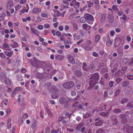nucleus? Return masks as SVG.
I'll return each mask as SVG.
<instances>
[{
  "label": "nucleus",
  "instance_id": "f257e3e1",
  "mask_svg": "<svg viewBox=\"0 0 133 133\" xmlns=\"http://www.w3.org/2000/svg\"><path fill=\"white\" fill-rule=\"evenodd\" d=\"M73 101L72 98L68 97L65 98L64 97H61L59 99V102L61 104H65L64 107L65 109H67L70 106V102Z\"/></svg>",
  "mask_w": 133,
  "mask_h": 133
},
{
  "label": "nucleus",
  "instance_id": "f03ea898",
  "mask_svg": "<svg viewBox=\"0 0 133 133\" xmlns=\"http://www.w3.org/2000/svg\"><path fill=\"white\" fill-rule=\"evenodd\" d=\"M99 76L98 73H96L92 75L90 78L89 83L91 85H94L98 82Z\"/></svg>",
  "mask_w": 133,
  "mask_h": 133
},
{
  "label": "nucleus",
  "instance_id": "7ed1b4c3",
  "mask_svg": "<svg viewBox=\"0 0 133 133\" xmlns=\"http://www.w3.org/2000/svg\"><path fill=\"white\" fill-rule=\"evenodd\" d=\"M69 5L75 9H78L79 6V3L76 0H72L70 3Z\"/></svg>",
  "mask_w": 133,
  "mask_h": 133
},
{
  "label": "nucleus",
  "instance_id": "20e7f679",
  "mask_svg": "<svg viewBox=\"0 0 133 133\" xmlns=\"http://www.w3.org/2000/svg\"><path fill=\"white\" fill-rule=\"evenodd\" d=\"M84 16H85V17L86 20L88 21H90V22H88V23L90 24H93L94 19L93 16L92 15L89 14H85Z\"/></svg>",
  "mask_w": 133,
  "mask_h": 133
},
{
  "label": "nucleus",
  "instance_id": "39448f33",
  "mask_svg": "<svg viewBox=\"0 0 133 133\" xmlns=\"http://www.w3.org/2000/svg\"><path fill=\"white\" fill-rule=\"evenodd\" d=\"M74 83L72 81L67 82L64 83L63 85V87L65 89H70L74 86Z\"/></svg>",
  "mask_w": 133,
  "mask_h": 133
},
{
  "label": "nucleus",
  "instance_id": "423d86ee",
  "mask_svg": "<svg viewBox=\"0 0 133 133\" xmlns=\"http://www.w3.org/2000/svg\"><path fill=\"white\" fill-rule=\"evenodd\" d=\"M34 64H31L32 65L36 68L38 67V66H42L44 64L43 62L40 61L38 60H36Z\"/></svg>",
  "mask_w": 133,
  "mask_h": 133
},
{
  "label": "nucleus",
  "instance_id": "0eeeda50",
  "mask_svg": "<svg viewBox=\"0 0 133 133\" xmlns=\"http://www.w3.org/2000/svg\"><path fill=\"white\" fill-rule=\"evenodd\" d=\"M108 21L110 23L114 21V17L112 14L108 15Z\"/></svg>",
  "mask_w": 133,
  "mask_h": 133
},
{
  "label": "nucleus",
  "instance_id": "6e6552de",
  "mask_svg": "<svg viewBox=\"0 0 133 133\" xmlns=\"http://www.w3.org/2000/svg\"><path fill=\"white\" fill-rule=\"evenodd\" d=\"M67 59L69 62L72 64H74L75 63V60L72 56L70 55L67 57Z\"/></svg>",
  "mask_w": 133,
  "mask_h": 133
},
{
  "label": "nucleus",
  "instance_id": "1a4fd4ad",
  "mask_svg": "<svg viewBox=\"0 0 133 133\" xmlns=\"http://www.w3.org/2000/svg\"><path fill=\"white\" fill-rule=\"evenodd\" d=\"M30 30L32 33L35 34V35H36L37 36L39 35V31L37 30H36L34 28H30Z\"/></svg>",
  "mask_w": 133,
  "mask_h": 133
},
{
  "label": "nucleus",
  "instance_id": "9d476101",
  "mask_svg": "<svg viewBox=\"0 0 133 133\" xmlns=\"http://www.w3.org/2000/svg\"><path fill=\"white\" fill-rule=\"evenodd\" d=\"M14 4L12 1H9L7 5L6 8L8 9H10V8L13 6Z\"/></svg>",
  "mask_w": 133,
  "mask_h": 133
},
{
  "label": "nucleus",
  "instance_id": "9b49d317",
  "mask_svg": "<svg viewBox=\"0 0 133 133\" xmlns=\"http://www.w3.org/2000/svg\"><path fill=\"white\" fill-rule=\"evenodd\" d=\"M22 90V88L20 87L16 88L14 89V91L13 92L12 95H13L15 94L16 93V92L17 91H21Z\"/></svg>",
  "mask_w": 133,
  "mask_h": 133
},
{
  "label": "nucleus",
  "instance_id": "f8f14e48",
  "mask_svg": "<svg viewBox=\"0 0 133 133\" xmlns=\"http://www.w3.org/2000/svg\"><path fill=\"white\" fill-rule=\"evenodd\" d=\"M5 83L7 85H9L11 83V80L9 78H6L4 79Z\"/></svg>",
  "mask_w": 133,
  "mask_h": 133
},
{
  "label": "nucleus",
  "instance_id": "ddd939ff",
  "mask_svg": "<svg viewBox=\"0 0 133 133\" xmlns=\"http://www.w3.org/2000/svg\"><path fill=\"white\" fill-rule=\"evenodd\" d=\"M41 11V9L38 8H34L32 11L33 14H36L38 12H39Z\"/></svg>",
  "mask_w": 133,
  "mask_h": 133
},
{
  "label": "nucleus",
  "instance_id": "4468645a",
  "mask_svg": "<svg viewBox=\"0 0 133 133\" xmlns=\"http://www.w3.org/2000/svg\"><path fill=\"white\" fill-rule=\"evenodd\" d=\"M75 74L76 77H79L82 75V73L80 71L78 70L75 72Z\"/></svg>",
  "mask_w": 133,
  "mask_h": 133
},
{
  "label": "nucleus",
  "instance_id": "2eb2a0df",
  "mask_svg": "<svg viewBox=\"0 0 133 133\" xmlns=\"http://www.w3.org/2000/svg\"><path fill=\"white\" fill-rule=\"evenodd\" d=\"M64 58V56L61 55H58L55 57V59L59 60L61 61Z\"/></svg>",
  "mask_w": 133,
  "mask_h": 133
},
{
  "label": "nucleus",
  "instance_id": "dca6fc26",
  "mask_svg": "<svg viewBox=\"0 0 133 133\" xmlns=\"http://www.w3.org/2000/svg\"><path fill=\"white\" fill-rule=\"evenodd\" d=\"M127 131L128 133H133V127H129L127 130Z\"/></svg>",
  "mask_w": 133,
  "mask_h": 133
},
{
  "label": "nucleus",
  "instance_id": "f3484780",
  "mask_svg": "<svg viewBox=\"0 0 133 133\" xmlns=\"http://www.w3.org/2000/svg\"><path fill=\"white\" fill-rule=\"evenodd\" d=\"M59 95L58 93H54L51 96L52 98L53 99L57 98L58 97Z\"/></svg>",
  "mask_w": 133,
  "mask_h": 133
},
{
  "label": "nucleus",
  "instance_id": "a211bd4d",
  "mask_svg": "<svg viewBox=\"0 0 133 133\" xmlns=\"http://www.w3.org/2000/svg\"><path fill=\"white\" fill-rule=\"evenodd\" d=\"M100 38V36L99 35H97L95 37V42H97L99 40Z\"/></svg>",
  "mask_w": 133,
  "mask_h": 133
},
{
  "label": "nucleus",
  "instance_id": "6ab92c4d",
  "mask_svg": "<svg viewBox=\"0 0 133 133\" xmlns=\"http://www.w3.org/2000/svg\"><path fill=\"white\" fill-rule=\"evenodd\" d=\"M103 123V121L102 120H100L99 121L95 123V125L96 126H100L102 125Z\"/></svg>",
  "mask_w": 133,
  "mask_h": 133
},
{
  "label": "nucleus",
  "instance_id": "aec40b11",
  "mask_svg": "<svg viewBox=\"0 0 133 133\" xmlns=\"http://www.w3.org/2000/svg\"><path fill=\"white\" fill-rule=\"evenodd\" d=\"M95 68V66L94 64H91L89 66V69L91 70H94Z\"/></svg>",
  "mask_w": 133,
  "mask_h": 133
},
{
  "label": "nucleus",
  "instance_id": "412c9836",
  "mask_svg": "<svg viewBox=\"0 0 133 133\" xmlns=\"http://www.w3.org/2000/svg\"><path fill=\"white\" fill-rule=\"evenodd\" d=\"M84 125V124L83 123H82L79 124L76 127V130H79L80 128L83 127Z\"/></svg>",
  "mask_w": 133,
  "mask_h": 133
},
{
  "label": "nucleus",
  "instance_id": "4be33fe9",
  "mask_svg": "<svg viewBox=\"0 0 133 133\" xmlns=\"http://www.w3.org/2000/svg\"><path fill=\"white\" fill-rule=\"evenodd\" d=\"M129 84L128 81H124L122 83V86L123 87H125L127 85Z\"/></svg>",
  "mask_w": 133,
  "mask_h": 133
},
{
  "label": "nucleus",
  "instance_id": "5701e85b",
  "mask_svg": "<svg viewBox=\"0 0 133 133\" xmlns=\"http://www.w3.org/2000/svg\"><path fill=\"white\" fill-rule=\"evenodd\" d=\"M3 46L4 48H6V49L7 50H9L10 47L6 43L3 44Z\"/></svg>",
  "mask_w": 133,
  "mask_h": 133
},
{
  "label": "nucleus",
  "instance_id": "b1692460",
  "mask_svg": "<svg viewBox=\"0 0 133 133\" xmlns=\"http://www.w3.org/2000/svg\"><path fill=\"white\" fill-rule=\"evenodd\" d=\"M72 24L73 26L74 30L75 31L77 30V27L76 24L75 23H72Z\"/></svg>",
  "mask_w": 133,
  "mask_h": 133
},
{
  "label": "nucleus",
  "instance_id": "393cba45",
  "mask_svg": "<svg viewBox=\"0 0 133 133\" xmlns=\"http://www.w3.org/2000/svg\"><path fill=\"white\" fill-rule=\"evenodd\" d=\"M86 19L85 17V16L84 17L81 18L80 19V22L82 23H85L86 21Z\"/></svg>",
  "mask_w": 133,
  "mask_h": 133
},
{
  "label": "nucleus",
  "instance_id": "a878e982",
  "mask_svg": "<svg viewBox=\"0 0 133 133\" xmlns=\"http://www.w3.org/2000/svg\"><path fill=\"white\" fill-rule=\"evenodd\" d=\"M128 107H133V102H129L127 105Z\"/></svg>",
  "mask_w": 133,
  "mask_h": 133
},
{
  "label": "nucleus",
  "instance_id": "bb28decb",
  "mask_svg": "<svg viewBox=\"0 0 133 133\" xmlns=\"http://www.w3.org/2000/svg\"><path fill=\"white\" fill-rule=\"evenodd\" d=\"M5 14L4 13L2 14L0 16V21H2L5 17Z\"/></svg>",
  "mask_w": 133,
  "mask_h": 133
},
{
  "label": "nucleus",
  "instance_id": "cd10ccee",
  "mask_svg": "<svg viewBox=\"0 0 133 133\" xmlns=\"http://www.w3.org/2000/svg\"><path fill=\"white\" fill-rule=\"evenodd\" d=\"M117 119L115 118L112 119V123L113 125H115L117 124Z\"/></svg>",
  "mask_w": 133,
  "mask_h": 133
},
{
  "label": "nucleus",
  "instance_id": "c85d7f7f",
  "mask_svg": "<svg viewBox=\"0 0 133 133\" xmlns=\"http://www.w3.org/2000/svg\"><path fill=\"white\" fill-rule=\"evenodd\" d=\"M46 110L48 115L50 116H52V114L50 110L48 109H46Z\"/></svg>",
  "mask_w": 133,
  "mask_h": 133
},
{
  "label": "nucleus",
  "instance_id": "c756f323",
  "mask_svg": "<svg viewBox=\"0 0 133 133\" xmlns=\"http://www.w3.org/2000/svg\"><path fill=\"white\" fill-rule=\"evenodd\" d=\"M114 111L116 113L119 114L121 112V111L120 109H116L114 110Z\"/></svg>",
  "mask_w": 133,
  "mask_h": 133
},
{
  "label": "nucleus",
  "instance_id": "7c9ffc66",
  "mask_svg": "<svg viewBox=\"0 0 133 133\" xmlns=\"http://www.w3.org/2000/svg\"><path fill=\"white\" fill-rule=\"evenodd\" d=\"M122 78L120 77H118L116 78V81L117 83H118L121 81H122Z\"/></svg>",
  "mask_w": 133,
  "mask_h": 133
},
{
  "label": "nucleus",
  "instance_id": "2f4dec72",
  "mask_svg": "<svg viewBox=\"0 0 133 133\" xmlns=\"http://www.w3.org/2000/svg\"><path fill=\"white\" fill-rule=\"evenodd\" d=\"M21 7V5H20L19 4H17L15 6V9L16 11H17L19 9H20Z\"/></svg>",
  "mask_w": 133,
  "mask_h": 133
},
{
  "label": "nucleus",
  "instance_id": "473e14b6",
  "mask_svg": "<svg viewBox=\"0 0 133 133\" xmlns=\"http://www.w3.org/2000/svg\"><path fill=\"white\" fill-rule=\"evenodd\" d=\"M112 43V41L110 40H109L107 41L106 45L107 46H110Z\"/></svg>",
  "mask_w": 133,
  "mask_h": 133
},
{
  "label": "nucleus",
  "instance_id": "72a5a7b5",
  "mask_svg": "<svg viewBox=\"0 0 133 133\" xmlns=\"http://www.w3.org/2000/svg\"><path fill=\"white\" fill-rule=\"evenodd\" d=\"M41 15L42 17L44 18H46L48 16V15L47 14L44 13H42Z\"/></svg>",
  "mask_w": 133,
  "mask_h": 133
},
{
  "label": "nucleus",
  "instance_id": "f704fd0d",
  "mask_svg": "<svg viewBox=\"0 0 133 133\" xmlns=\"http://www.w3.org/2000/svg\"><path fill=\"white\" fill-rule=\"evenodd\" d=\"M117 52L119 54H121L123 53V51L122 49L121 48H119L117 50Z\"/></svg>",
  "mask_w": 133,
  "mask_h": 133
},
{
  "label": "nucleus",
  "instance_id": "c9c22d12",
  "mask_svg": "<svg viewBox=\"0 0 133 133\" xmlns=\"http://www.w3.org/2000/svg\"><path fill=\"white\" fill-rule=\"evenodd\" d=\"M88 3V6L89 7H91V6L92 5L93 3L91 2V1H89L87 2Z\"/></svg>",
  "mask_w": 133,
  "mask_h": 133
},
{
  "label": "nucleus",
  "instance_id": "e433bc0d",
  "mask_svg": "<svg viewBox=\"0 0 133 133\" xmlns=\"http://www.w3.org/2000/svg\"><path fill=\"white\" fill-rule=\"evenodd\" d=\"M115 33V31L111 30L110 32V35L111 37H113Z\"/></svg>",
  "mask_w": 133,
  "mask_h": 133
},
{
  "label": "nucleus",
  "instance_id": "4c0bfd02",
  "mask_svg": "<svg viewBox=\"0 0 133 133\" xmlns=\"http://www.w3.org/2000/svg\"><path fill=\"white\" fill-rule=\"evenodd\" d=\"M13 54V51L9 52L7 53L6 56H8L10 57Z\"/></svg>",
  "mask_w": 133,
  "mask_h": 133
},
{
  "label": "nucleus",
  "instance_id": "58836bf2",
  "mask_svg": "<svg viewBox=\"0 0 133 133\" xmlns=\"http://www.w3.org/2000/svg\"><path fill=\"white\" fill-rule=\"evenodd\" d=\"M0 57L3 58H4L6 57L5 56L3 52L0 53Z\"/></svg>",
  "mask_w": 133,
  "mask_h": 133
},
{
  "label": "nucleus",
  "instance_id": "ea45409f",
  "mask_svg": "<svg viewBox=\"0 0 133 133\" xmlns=\"http://www.w3.org/2000/svg\"><path fill=\"white\" fill-rule=\"evenodd\" d=\"M127 78L131 80H133V76L131 75H129L128 76Z\"/></svg>",
  "mask_w": 133,
  "mask_h": 133
},
{
  "label": "nucleus",
  "instance_id": "a19ab883",
  "mask_svg": "<svg viewBox=\"0 0 133 133\" xmlns=\"http://www.w3.org/2000/svg\"><path fill=\"white\" fill-rule=\"evenodd\" d=\"M12 47L13 48H16L18 46V44L16 42H14L12 45Z\"/></svg>",
  "mask_w": 133,
  "mask_h": 133
},
{
  "label": "nucleus",
  "instance_id": "79ce46f5",
  "mask_svg": "<svg viewBox=\"0 0 133 133\" xmlns=\"http://www.w3.org/2000/svg\"><path fill=\"white\" fill-rule=\"evenodd\" d=\"M44 26L46 29L49 28L50 27V25L48 24H45L44 25Z\"/></svg>",
  "mask_w": 133,
  "mask_h": 133
},
{
  "label": "nucleus",
  "instance_id": "37998d69",
  "mask_svg": "<svg viewBox=\"0 0 133 133\" xmlns=\"http://www.w3.org/2000/svg\"><path fill=\"white\" fill-rule=\"evenodd\" d=\"M127 18V17L126 16L123 15L122 17H120V19H123L124 21H125L126 20Z\"/></svg>",
  "mask_w": 133,
  "mask_h": 133
},
{
  "label": "nucleus",
  "instance_id": "c03bdc74",
  "mask_svg": "<svg viewBox=\"0 0 133 133\" xmlns=\"http://www.w3.org/2000/svg\"><path fill=\"white\" fill-rule=\"evenodd\" d=\"M28 117V115L26 114H24L23 115V117L24 119L27 118Z\"/></svg>",
  "mask_w": 133,
  "mask_h": 133
},
{
  "label": "nucleus",
  "instance_id": "a18cd8bd",
  "mask_svg": "<svg viewBox=\"0 0 133 133\" xmlns=\"http://www.w3.org/2000/svg\"><path fill=\"white\" fill-rule=\"evenodd\" d=\"M114 82L112 81H110L109 83V85L110 87H112L113 85Z\"/></svg>",
  "mask_w": 133,
  "mask_h": 133
},
{
  "label": "nucleus",
  "instance_id": "49530a36",
  "mask_svg": "<svg viewBox=\"0 0 133 133\" xmlns=\"http://www.w3.org/2000/svg\"><path fill=\"white\" fill-rule=\"evenodd\" d=\"M83 28L85 29H87L88 25L86 23L82 25Z\"/></svg>",
  "mask_w": 133,
  "mask_h": 133
},
{
  "label": "nucleus",
  "instance_id": "de8ad7c7",
  "mask_svg": "<svg viewBox=\"0 0 133 133\" xmlns=\"http://www.w3.org/2000/svg\"><path fill=\"white\" fill-rule=\"evenodd\" d=\"M84 48L85 50H90L91 49V48L90 47L88 46H85Z\"/></svg>",
  "mask_w": 133,
  "mask_h": 133
},
{
  "label": "nucleus",
  "instance_id": "09e8293b",
  "mask_svg": "<svg viewBox=\"0 0 133 133\" xmlns=\"http://www.w3.org/2000/svg\"><path fill=\"white\" fill-rule=\"evenodd\" d=\"M64 29V26L62 25H60L58 27L59 30L61 31H62Z\"/></svg>",
  "mask_w": 133,
  "mask_h": 133
},
{
  "label": "nucleus",
  "instance_id": "8fccbe9b",
  "mask_svg": "<svg viewBox=\"0 0 133 133\" xmlns=\"http://www.w3.org/2000/svg\"><path fill=\"white\" fill-rule=\"evenodd\" d=\"M81 84H82L80 82L77 83V88H78L77 90L79 89L78 88L80 87H81Z\"/></svg>",
  "mask_w": 133,
  "mask_h": 133
},
{
  "label": "nucleus",
  "instance_id": "3c124183",
  "mask_svg": "<svg viewBox=\"0 0 133 133\" xmlns=\"http://www.w3.org/2000/svg\"><path fill=\"white\" fill-rule=\"evenodd\" d=\"M37 28L39 30H42L43 29V27L42 25H40L37 26Z\"/></svg>",
  "mask_w": 133,
  "mask_h": 133
},
{
  "label": "nucleus",
  "instance_id": "603ef678",
  "mask_svg": "<svg viewBox=\"0 0 133 133\" xmlns=\"http://www.w3.org/2000/svg\"><path fill=\"white\" fill-rule=\"evenodd\" d=\"M64 43L65 44H71V42L70 41H67L66 40H65L64 41Z\"/></svg>",
  "mask_w": 133,
  "mask_h": 133
},
{
  "label": "nucleus",
  "instance_id": "864d4df0",
  "mask_svg": "<svg viewBox=\"0 0 133 133\" xmlns=\"http://www.w3.org/2000/svg\"><path fill=\"white\" fill-rule=\"evenodd\" d=\"M56 35L58 36H60L61 35V34L60 32L58 31L56 32Z\"/></svg>",
  "mask_w": 133,
  "mask_h": 133
},
{
  "label": "nucleus",
  "instance_id": "5fc2aeb1",
  "mask_svg": "<svg viewBox=\"0 0 133 133\" xmlns=\"http://www.w3.org/2000/svg\"><path fill=\"white\" fill-rule=\"evenodd\" d=\"M131 38L129 36H127L126 40L128 42H129L131 41Z\"/></svg>",
  "mask_w": 133,
  "mask_h": 133
},
{
  "label": "nucleus",
  "instance_id": "6e6d98bb",
  "mask_svg": "<svg viewBox=\"0 0 133 133\" xmlns=\"http://www.w3.org/2000/svg\"><path fill=\"white\" fill-rule=\"evenodd\" d=\"M26 2V0H21L20 2L21 4H25Z\"/></svg>",
  "mask_w": 133,
  "mask_h": 133
},
{
  "label": "nucleus",
  "instance_id": "4d7b16f0",
  "mask_svg": "<svg viewBox=\"0 0 133 133\" xmlns=\"http://www.w3.org/2000/svg\"><path fill=\"white\" fill-rule=\"evenodd\" d=\"M28 10L26 9H23L21 11V12L22 13H24L25 12H28Z\"/></svg>",
  "mask_w": 133,
  "mask_h": 133
},
{
  "label": "nucleus",
  "instance_id": "13d9d810",
  "mask_svg": "<svg viewBox=\"0 0 133 133\" xmlns=\"http://www.w3.org/2000/svg\"><path fill=\"white\" fill-rule=\"evenodd\" d=\"M92 54L95 57H97L98 56V54L95 52H93Z\"/></svg>",
  "mask_w": 133,
  "mask_h": 133
},
{
  "label": "nucleus",
  "instance_id": "bf43d9fd",
  "mask_svg": "<svg viewBox=\"0 0 133 133\" xmlns=\"http://www.w3.org/2000/svg\"><path fill=\"white\" fill-rule=\"evenodd\" d=\"M86 44L88 45H90L91 44V42L90 40H88L87 41Z\"/></svg>",
  "mask_w": 133,
  "mask_h": 133
},
{
  "label": "nucleus",
  "instance_id": "052dcab7",
  "mask_svg": "<svg viewBox=\"0 0 133 133\" xmlns=\"http://www.w3.org/2000/svg\"><path fill=\"white\" fill-rule=\"evenodd\" d=\"M51 83L50 82H47L45 83V87H49L51 85Z\"/></svg>",
  "mask_w": 133,
  "mask_h": 133
},
{
  "label": "nucleus",
  "instance_id": "680f3d73",
  "mask_svg": "<svg viewBox=\"0 0 133 133\" xmlns=\"http://www.w3.org/2000/svg\"><path fill=\"white\" fill-rule=\"evenodd\" d=\"M8 25L10 26L12 28H13L12 26V23L11 22H9L8 23Z\"/></svg>",
  "mask_w": 133,
  "mask_h": 133
},
{
  "label": "nucleus",
  "instance_id": "e2e57ef3",
  "mask_svg": "<svg viewBox=\"0 0 133 133\" xmlns=\"http://www.w3.org/2000/svg\"><path fill=\"white\" fill-rule=\"evenodd\" d=\"M95 8L96 10H98L99 8V4H95Z\"/></svg>",
  "mask_w": 133,
  "mask_h": 133
},
{
  "label": "nucleus",
  "instance_id": "0e129e2a",
  "mask_svg": "<svg viewBox=\"0 0 133 133\" xmlns=\"http://www.w3.org/2000/svg\"><path fill=\"white\" fill-rule=\"evenodd\" d=\"M69 27L67 25H66L64 28L65 30L66 31L69 30Z\"/></svg>",
  "mask_w": 133,
  "mask_h": 133
},
{
  "label": "nucleus",
  "instance_id": "69168bd1",
  "mask_svg": "<svg viewBox=\"0 0 133 133\" xmlns=\"http://www.w3.org/2000/svg\"><path fill=\"white\" fill-rule=\"evenodd\" d=\"M120 89L117 90L116 92L115 95H118L120 93Z\"/></svg>",
  "mask_w": 133,
  "mask_h": 133
},
{
  "label": "nucleus",
  "instance_id": "338daca9",
  "mask_svg": "<svg viewBox=\"0 0 133 133\" xmlns=\"http://www.w3.org/2000/svg\"><path fill=\"white\" fill-rule=\"evenodd\" d=\"M102 16V14L100 12L98 13L97 15V16L98 18H101Z\"/></svg>",
  "mask_w": 133,
  "mask_h": 133
},
{
  "label": "nucleus",
  "instance_id": "774afa93",
  "mask_svg": "<svg viewBox=\"0 0 133 133\" xmlns=\"http://www.w3.org/2000/svg\"><path fill=\"white\" fill-rule=\"evenodd\" d=\"M116 31L117 32H121V29L120 28H117L116 29Z\"/></svg>",
  "mask_w": 133,
  "mask_h": 133
}]
</instances>
